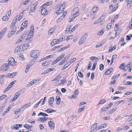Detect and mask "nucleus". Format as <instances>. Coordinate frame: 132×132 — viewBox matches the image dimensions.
I'll list each match as a JSON object with an SVG mask.
<instances>
[{
	"mask_svg": "<svg viewBox=\"0 0 132 132\" xmlns=\"http://www.w3.org/2000/svg\"><path fill=\"white\" fill-rule=\"evenodd\" d=\"M39 51L37 50H35L32 51L30 54V56L32 57H34V59L36 57V60L38 56L39 55Z\"/></svg>",
	"mask_w": 132,
	"mask_h": 132,
	"instance_id": "1",
	"label": "nucleus"
},
{
	"mask_svg": "<svg viewBox=\"0 0 132 132\" xmlns=\"http://www.w3.org/2000/svg\"><path fill=\"white\" fill-rule=\"evenodd\" d=\"M8 64L12 66H14L17 64V63L13 57H10L8 60Z\"/></svg>",
	"mask_w": 132,
	"mask_h": 132,
	"instance_id": "2",
	"label": "nucleus"
},
{
	"mask_svg": "<svg viewBox=\"0 0 132 132\" xmlns=\"http://www.w3.org/2000/svg\"><path fill=\"white\" fill-rule=\"evenodd\" d=\"M76 60V58L75 57L73 58L69 62H68L67 63L65 64L64 66L62 69L61 70H63L65 69L66 68H67L70 65V64L72 63L74 61H75Z\"/></svg>",
	"mask_w": 132,
	"mask_h": 132,
	"instance_id": "3",
	"label": "nucleus"
},
{
	"mask_svg": "<svg viewBox=\"0 0 132 132\" xmlns=\"http://www.w3.org/2000/svg\"><path fill=\"white\" fill-rule=\"evenodd\" d=\"M79 9L78 7H76L73 10L72 14L77 16L79 14Z\"/></svg>",
	"mask_w": 132,
	"mask_h": 132,
	"instance_id": "4",
	"label": "nucleus"
},
{
	"mask_svg": "<svg viewBox=\"0 0 132 132\" xmlns=\"http://www.w3.org/2000/svg\"><path fill=\"white\" fill-rule=\"evenodd\" d=\"M41 13L42 15H45L47 14V11L46 9L43 6H41L40 7Z\"/></svg>",
	"mask_w": 132,
	"mask_h": 132,
	"instance_id": "5",
	"label": "nucleus"
},
{
	"mask_svg": "<svg viewBox=\"0 0 132 132\" xmlns=\"http://www.w3.org/2000/svg\"><path fill=\"white\" fill-rule=\"evenodd\" d=\"M9 65L8 63H4L1 67V69L4 71H6L8 70Z\"/></svg>",
	"mask_w": 132,
	"mask_h": 132,
	"instance_id": "6",
	"label": "nucleus"
},
{
	"mask_svg": "<svg viewBox=\"0 0 132 132\" xmlns=\"http://www.w3.org/2000/svg\"><path fill=\"white\" fill-rule=\"evenodd\" d=\"M65 2H64L61 5V6L60 7V8L56 12V13L57 14V15L58 14H59V13H61V12H59L60 11V9H63L64 10V7L65 6Z\"/></svg>",
	"mask_w": 132,
	"mask_h": 132,
	"instance_id": "7",
	"label": "nucleus"
},
{
	"mask_svg": "<svg viewBox=\"0 0 132 132\" xmlns=\"http://www.w3.org/2000/svg\"><path fill=\"white\" fill-rule=\"evenodd\" d=\"M34 31H30L28 34V36L26 38V40H28L30 38L34 36Z\"/></svg>",
	"mask_w": 132,
	"mask_h": 132,
	"instance_id": "8",
	"label": "nucleus"
},
{
	"mask_svg": "<svg viewBox=\"0 0 132 132\" xmlns=\"http://www.w3.org/2000/svg\"><path fill=\"white\" fill-rule=\"evenodd\" d=\"M49 126L51 129H54V124L53 121H50L48 122Z\"/></svg>",
	"mask_w": 132,
	"mask_h": 132,
	"instance_id": "9",
	"label": "nucleus"
},
{
	"mask_svg": "<svg viewBox=\"0 0 132 132\" xmlns=\"http://www.w3.org/2000/svg\"><path fill=\"white\" fill-rule=\"evenodd\" d=\"M17 73V72H13L12 73H9L8 74V75L6 76V77L9 78H13L16 75Z\"/></svg>",
	"mask_w": 132,
	"mask_h": 132,
	"instance_id": "10",
	"label": "nucleus"
},
{
	"mask_svg": "<svg viewBox=\"0 0 132 132\" xmlns=\"http://www.w3.org/2000/svg\"><path fill=\"white\" fill-rule=\"evenodd\" d=\"M97 123H95L92 126L90 129V132H94L97 126Z\"/></svg>",
	"mask_w": 132,
	"mask_h": 132,
	"instance_id": "11",
	"label": "nucleus"
},
{
	"mask_svg": "<svg viewBox=\"0 0 132 132\" xmlns=\"http://www.w3.org/2000/svg\"><path fill=\"white\" fill-rule=\"evenodd\" d=\"M86 38L85 35H83L79 42V45H81L85 41Z\"/></svg>",
	"mask_w": 132,
	"mask_h": 132,
	"instance_id": "12",
	"label": "nucleus"
},
{
	"mask_svg": "<svg viewBox=\"0 0 132 132\" xmlns=\"http://www.w3.org/2000/svg\"><path fill=\"white\" fill-rule=\"evenodd\" d=\"M54 98L53 97H52L49 99L48 103L52 107L53 106V104L52 103L54 102Z\"/></svg>",
	"mask_w": 132,
	"mask_h": 132,
	"instance_id": "13",
	"label": "nucleus"
},
{
	"mask_svg": "<svg viewBox=\"0 0 132 132\" xmlns=\"http://www.w3.org/2000/svg\"><path fill=\"white\" fill-rule=\"evenodd\" d=\"M20 95L17 93H16L14 96L13 97L11 100V102H13L15 101L19 97Z\"/></svg>",
	"mask_w": 132,
	"mask_h": 132,
	"instance_id": "14",
	"label": "nucleus"
},
{
	"mask_svg": "<svg viewBox=\"0 0 132 132\" xmlns=\"http://www.w3.org/2000/svg\"><path fill=\"white\" fill-rule=\"evenodd\" d=\"M59 79L60 81H61V82L60 83L57 84L58 85H60L61 84H65V83L67 81L66 80L64 79V78L62 79V78H61V77H60Z\"/></svg>",
	"mask_w": 132,
	"mask_h": 132,
	"instance_id": "15",
	"label": "nucleus"
},
{
	"mask_svg": "<svg viewBox=\"0 0 132 132\" xmlns=\"http://www.w3.org/2000/svg\"><path fill=\"white\" fill-rule=\"evenodd\" d=\"M117 108H113L108 112V113L109 114H111L117 110Z\"/></svg>",
	"mask_w": 132,
	"mask_h": 132,
	"instance_id": "16",
	"label": "nucleus"
},
{
	"mask_svg": "<svg viewBox=\"0 0 132 132\" xmlns=\"http://www.w3.org/2000/svg\"><path fill=\"white\" fill-rule=\"evenodd\" d=\"M7 29V28H5L3 29L2 31L0 32V35H1V36L3 37L5 32L6 31Z\"/></svg>",
	"mask_w": 132,
	"mask_h": 132,
	"instance_id": "17",
	"label": "nucleus"
},
{
	"mask_svg": "<svg viewBox=\"0 0 132 132\" xmlns=\"http://www.w3.org/2000/svg\"><path fill=\"white\" fill-rule=\"evenodd\" d=\"M69 47V45H68L66 46H65V47H64L62 48H61L60 49H59L57 51V52H61L62 51H63L64 50L66 49H67V48H68Z\"/></svg>",
	"mask_w": 132,
	"mask_h": 132,
	"instance_id": "18",
	"label": "nucleus"
},
{
	"mask_svg": "<svg viewBox=\"0 0 132 132\" xmlns=\"http://www.w3.org/2000/svg\"><path fill=\"white\" fill-rule=\"evenodd\" d=\"M29 46V43L23 45L22 49L23 50H25Z\"/></svg>",
	"mask_w": 132,
	"mask_h": 132,
	"instance_id": "19",
	"label": "nucleus"
},
{
	"mask_svg": "<svg viewBox=\"0 0 132 132\" xmlns=\"http://www.w3.org/2000/svg\"><path fill=\"white\" fill-rule=\"evenodd\" d=\"M113 69V68H109V69L107 70L105 72V73L106 75H109Z\"/></svg>",
	"mask_w": 132,
	"mask_h": 132,
	"instance_id": "20",
	"label": "nucleus"
},
{
	"mask_svg": "<svg viewBox=\"0 0 132 132\" xmlns=\"http://www.w3.org/2000/svg\"><path fill=\"white\" fill-rule=\"evenodd\" d=\"M56 29V28L55 27H54L53 28H51L49 31H48V34H50V35H51V34H52V33H53L54 31Z\"/></svg>",
	"mask_w": 132,
	"mask_h": 132,
	"instance_id": "21",
	"label": "nucleus"
},
{
	"mask_svg": "<svg viewBox=\"0 0 132 132\" xmlns=\"http://www.w3.org/2000/svg\"><path fill=\"white\" fill-rule=\"evenodd\" d=\"M55 110H53L51 109L50 110V109H48L46 110H45V111L47 113H50L53 112H55Z\"/></svg>",
	"mask_w": 132,
	"mask_h": 132,
	"instance_id": "22",
	"label": "nucleus"
},
{
	"mask_svg": "<svg viewBox=\"0 0 132 132\" xmlns=\"http://www.w3.org/2000/svg\"><path fill=\"white\" fill-rule=\"evenodd\" d=\"M25 88H22L21 89L19 90L18 92L17 93L19 95H20V94L23 93L24 91L25 90Z\"/></svg>",
	"mask_w": 132,
	"mask_h": 132,
	"instance_id": "23",
	"label": "nucleus"
},
{
	"mask_svg": "<svg viewBox=\"0 0 132 132\" xmlns=\"http://www.w3.org/2000/svg\"><path fill=\"white\" fill-rule=\"evenodd\" d=\"M36 57H35L34 59H32V60H31L30 62H29V64H28L29 65L31 64H32V66L33 65V64L34 63V62L36 60Z\"/></svg>",
	"mask_w": 132,
	"mask_h": 132,
	"instance_id": "24",
	"label": "nucleus"
},
{
	"mask_svg": "<svg viewBox=\"0 0 132 132\" xmlns=\"http://www.w3.org/2000/svg\"><path fill=\"white\" fill-rule=\"evenodd\" d=\"M15 33V32H14V31H11L9 32L8 35V38L10 37Z\"/></svg>",
	"mask_w": 132,
	"mask_h": 132,
	"instance_id": "25",
	"label": "nucleus"
},
{
	"mask_svg": "<svg viewBox=\"0 0 132 132\" xmlns=\"http://www.w3.org/2000/svg\"><path fill=\"white\" fill-rule=\"evenodd\" d=\"M79 26V24H76L75 26L70 31L71 32H73L75 29L76 28L78 27Z\"/></svg>",
	"mask_w": 132,
	"mask_h": 132,
	"instance_id": "26",
	"label": "nucleus"
},
{
	"mask_svg": "<svg viewBox=\"0 0 132 132\" xmlns=\"http://www.w3.org/2000/svg\"><path fill=\"white\" fill-rule=\"evenodd\" d=\"M19 47H16L15 50L14 52L15 53L17 52H19L20 51H22L21 49L20 48L19 49Z\"/></svg>",
	"mask_w": 132,
	"mask_h": 132,
	"instance_id": "27",
	"label": "nucleus"
},
{
	"mask_svg": "<svg viewBox=\"0 0 132 132\" xmlns=\"http://www.w3.org/2000/svg\"><path fill=\"white\" fill-rule=\"evenodd\" d=\"M125 65V63H122L119 67V68L121 69H123V68Z\"/></svg>",
	"mask_w": 132,
	"mask_h": 132,
	"instance_id": "28",
	"label": "nucleus"
},
{
	"mask_svg": "<svg viewBox=\"0 0 132 132\" xmlns=\"http://www.w3.org/2000/svg\"><path fill=\"white\" fill-rule=\"evenodd\" d=\"M98 7H93L92 10L93 11V12H97L98 10Z\"/></svg>",
	"mask_w": 132,
	"mask_h": 132,
	"instance_id": "29",
	"label": "nucleus"
},
{
	"mask_svg": "<svg viewBox=\"0 0 132 132\" xmlns=\"http://www.w3.org/2000/svg\"><path fill=\"white\" fill-rule=\"evenodd\" d=\"M28 21L27 20H26L24 21L22 23V25L23 24L24 27H26L27 25L28 24Z\"/></svg>",
	"mask_w": 132,
	"mask_h": 132,
	"instance_id": "30",
	"label": "nucleus"
},
{
	"mask_svg": "<svg viewBox=\"0 0 132 132\" xmlns=\"http://www.w3.org/2000/svg\"><path fill=\"white\" fill-rule=\"evenodd\" d=\"M9 18V17L6 15L5 16L3 17L2 19L3 21H6Z\"/></svg>",
	"mask_w": 132,
	"mask_h": 132,
	"instance_id": "31",
	"label": "nucleus"
},
{
	"mask_svg": "<svg viewBox=\"0 0 132 132\" xmlns=\"http://www.w3.org/2000/svg\"><path fill=\"white\" fill-rule=\"evenodd\" d=\"M30 104V103L26 104L23 105L21 108V109H22L23 108H26L27 106H28Z\"/></svg>",
	"mask_w": 132,
	"mask_h": 132,
	"instance_id": "32",
	"label": "nucleus"
},
{
	"mask_svg": "<svg viewBox=\"0 0 132 132\" xmlns=\"http://www.w3.org/2000/svg\"><path fill=\"white\" fill-rule=\"evenodd\" d=\"M118 4H116L115 5L113 9V11L112 12L116 11V9L118 8Z\"/></svg>",
	"mask_w": 132,
	"mask_h": 132,
	"instance_id": "33",
	"label": "nucleus"
},
{
	"mask_svg": "<svg viewBox=\"0 0 132 132\" xmlns=\"http://www.w3.org/2000/svg\"><path fill=\"white\" fill-rule=\"evenodd\" d=\"M64 18V16H61L60 17L58 18L57 20V22H60Z\"/></svg>",
	"mask_w": 132,
	"mask_h": 132,
	"instance_id": "34",
	"label": "nucleus"
},
{
	"mask_svg": "<svg viewBox=\"0 0 132 132\" xmlns=\"http://www.w3.org/2000/svg\"><path fill=\"white\" fill-rule=\"evenodd\" d=\"M108 109V108L107 107H105L104 108H102L100 110V111L101 112H103L104 111H106Z\"/></svg>",
	"mask_w": 132,
	"mask_h": 132,
	"instance_id": "35",
	"label": "nucleus"
},
{
	"mask_svg": "<svg viewBox=\"0 0 132 132\" xmlns=\"http://www.w3.org/2000/svg\"><path fill=\"white\" fill-rule=\"evenodd\" d=\"M11 88V87H10L9 85L7 86V88L5 89L4 91V93H5L9 89H10Z\"/></svg>",
	"mask_w": 132,
	"mask_h": 132,
	"instance_id": "36",
	"label": "nucleus"
},
{
	"mask_svg": "<svg viewBox=\"0 0 132 132\" xmlns=\"http://www.w3.org/2000/svg\"><path fill=\"white\" fill-rule=\"evenodd\" d=\"M96 64H97L96 62L95 61L94 62V63H93V66L92 67V70L93 71L94 70Z\"/></svg>",
	"mask_w": 132,
	"mask_h": 132,
	"instance_id": "37",
	"label": "nucleus"
},
{
	"mask_svg": "<svg viewBox=\"0 0 132 132\" xmlns=\"http://www.w3.org/2000/svg\"><path fill=\"white\" fill-rule=\"evenodd\" d=\"M48 118H46L45 117L42 118V120H41V122H44L46 121L48 119Z\"/></svg>",
	"mask_w": 132,
	"mask_h": 132,
	"instance_id": "38",
	"label": "nucleus"
},
{
	"mask_svg": "<svg viewBox=\"0 0 132 132\" xmlns=\"http://www.w3.org/2000/svg\"><path fill=\"white\" fill-rule=\"evenodd\" d=\"M125 85H132V82L130 81H127L125 82Z\"/></svg>",
	"mask_w": 132,
	"mask_h": 132,
	"instance_id": "39",
	"label": "nucleus"
},
{
	"mask_svg": "<svg viewBox=\"0 0 132 132\" xmlns=\"http://www.w3.org/2000/svg\"><path fill=\"white\" fill-rule=\"evenodd\" d=\"M131 0H130L128 1L127 6L128 7H129L131 6Z\"/></svg>",
	"mask_w": 132,
	"mask_h": 132,
	"instance_id": "40",
	"label": "nucleus"
},
{
	"mask_svg": "<svg viewBox=\"0 0 132 132\" xmlns=\"http://www.w3.org/2000/svg\"><path fill=\"white\" fill-rule=\"evenodd\" d=\"M104 68V65L102 64H101L100 65V70H102Z\"/></svg>",
	"mask_w": 132,
	"mask_h": 132,
	"instance_id": "41",
	"label": "nucleus"
},
{
	"mask_svg": "<svg viewBox=\"0 0 132 132\" xmlns=\"http://www.w3.org/2000/svg\"><path fill=\"white\" fill-rule=\"evenodd\" d=\"M73 36L72 35H69L68 36L66 39V40L68 41L70 39H72Z\"/></svg>",
	"mask_w": 132,
	"mask_h": 132,
	"instance_id": "42",
	"label": "nucleus"
},
{
	"mask_svg": "<svg viewBox=\"0 0 132 132\" xmlns=\"http://www.w3.org/2000/svg\"><path fill=\"white\" fill-rule=\"evenodd\" d=\"M106 100L105 99H102L101 100L99 104H102L106 102Z\"/></svg>",
	"mask_w": 132,
	"mask_h": 132,
	"instance_id": "43",
	"label": "nucleus"
},
{
	"mask_svg": "<svg viewBox=\"0 0 132 132\" xmlns=\"http://www.w3.org/2000/svg\"><path fill=\"white\" fill-rule=\"evenodd\" d=\"M112 27V24L111 23H109L108 24L106 27V28L108 29H110Z\"/></svg>",
	"mask_w": 132,
	"mask_h": 132,
	"instance_id": "44",
	"label": "nucleus"
},
{
	"mask_svg": "<svg viewBox=\"0 0 132 132\" xmlns=\"http://www.w3.org/2000/svg\"><path fill=\"white\" fill-rule=\"evenodd\" d=\"M65 39V37H62L58 39V40H59V42H60L64 40Z\"/></svg>",
	"mask_w": 132,
	"mask_h": 132,
	"instance_id": "45",
	"label": "nucleus"
},
{
	"mask_svg": "<svg viewBox=\"0 0 132 132\" xmlns=\"http://www.w3.org/2000/svg\"><path fill=\"white\" fill-rule=\"evenodd\" d=\"M19 57L20 58V59L22 61L24 60V56L22 54H20V55Z\"/></svg>",
	"mask_w": 132,
	"mask_h": 132,
	"instance_id": "46",
	"label": "nucleus"
},
{
	"mask_svg": "<svg viewBox=\"0 0 132 132\" xmlns=\"http://www.w3.org/2000/svg\"><path fill=\"white\" fill-rule=\"evenodd\" d=\"M123 101V100H121V101H118L115 104V106H117L119 104H120Z\"/></svg>",
	"mask_w": 132,
	"mask_h": 132,
	"instance_id": "47",
	"label": "nucleus"
},
{
	"mask_svg": "<svg viewBox=\"0 0 132 132\" xmlns=\"http://www.w3.org/2000/svg\"><path fill=\"white\" fill-rule=\"evenodd\" d=\"M78 75L79 77L81 78H83V74L81 72L79 71V72Z\"/></svg>",
	"mask_w": 132,
	"mask_h": 132,
	"instance_id": "48",
	"label": "nucleus"
},
{
	"mask_svg": "<svg viewBox=\"0 0 132 132\" xmlns=\"http://www.w3.org/2000/svg\"><path fill=\"white\" fill-rule=\"evenodd\" d=\"M79 93V90L78 89H76V90L74 92V94L77 95L78 96V95Z\"/></svg>",
	"mask_w": 132,
	"mask_h": 132,
	"instance_id": "49",
	"label": "nucleus"
},
{
	"mask_svg": "<svg viewBox=\"0 0 132 132\" xmlns=\"http://www.w3.org/2000/svg\"><path fill=\"white\" fill-rule=\"evenodd\" d=\"M107 126V125L106 124H103L101 125V128H104L106 127Z\"/></svg>",
	"mask_w": 132,
	"mask_h": 132,
	"instance_id": "50",
	"label": "nucleus"
},
{
	"mask_svg": "<svg viewBox=\"0 0 132 132\" xmlns=\"http://www.w3.org/2000/svg\"><path fill=\"white\" fill-rule=\"evenodd\" d=\"M104 32V31L103 30H101L98 32V35H101Z\"/></svg>",
	"mask_w": 132,
	"mask_h": 132,
	"instance_id": "51",
	"label": "nucleus"
},
{
	"mask_svg": "<svg viewBox=\"0 0 132 132\" xmlns=\"http://www.w3.org/2000/svg\"><path fill=\"white\" fill-rule=\"evenodd\" d=\"M65 56V54H63L60 55L59 57H59V58L61 60L63 59V58Z\"/></svg>",
	"mask_w": 132,
	"mask_h": 132,
	"instance_id": "52",
	"label": "nucleus"
},
{
	"mask_svg": "<svg viewBox=\"0 0 132 132\" xmlns=\"http://www.w3.org/2000/svg\"><path fill=\"white\" fill-rule=\"evenodd\" d=\"M13 22V21L12 23L10 26V27L11 28L14 27V26L15 25V23Z\"/></svg>",
	"mask_w": 132,
	"mask_h": 132,
	"instance_id": "53",
	"label": "nucleus"
},
{
	"mask_svg": "<svg viewBox=\"0 0 132 132\" xmlns=\"http://www.w3.org/2000/svg\"><path fill=\"white\" fill-rule=\"evenodd\" d=\"M56 44L55 42V40L53 39V41L51 42V45L52 46H53L55 44Z\"/></svg>",
	"mask_w": 132,
	"mask_h": 132,
	"instance_id": "54",
	"label": "nucleus"
},
{
	"mask_svg": "<svg viewBox=\"0 0 132 132\" xmlns=\"http://www.w3.org/2000/svg\"><path fill=\"white\" fill-rule=\"evenodd\" d=\"M56 101H60V98L59 96H57L56 97Z\"/></svg>",
	"mask_w": 132,
	"mask_h": 132,
	"instance_id": "55",
	"label": "nucleus"
},
{
	"mask_svg": "<svg viewBox=\"0 0 132 132\" xmlns=\"http://www.w3.org/2000/svg\"><path fill=\"white\" fill-rule=\"evenodd\" d=\"M33 5H34V4ZM33 6V5H32V6H31V9L29 10V12L31 13L32 12H34L35 11L33 9H32V7Z\"/></svg>",
	"mask_w": 132,
	"mask_h": 132,
	"instance_id": "56",
	"label": "nucleus"
},
{
	"mask_svg": "<svg viewBox=\"0 0 132 132\" xmlns=\"http://www.w3.org/2000/svg\"><path fill=\"white\" fill-rule=\"evenodd\" d=\"M22 110V109H21V108L20 109H19L17 110L16 111L15 113V114H17L18 113V112H20L21 110Z\"/></svg>",
	"mask_w": 132,
	"mask_h": 132,
	"instance_id": "57",
	"label": "nucleus"
},
{
	"mask_svg": "<svg viewBox=\"0 0 132 132\" xmlns=\"http://www.w3.org/2000/svg\"><path fill=\"white\" fill-rule=\"evenodd\" d=\"M77 96L74 94L71 96V98L73 99H75L77 98Z\"/></svg>",
	"mask_w": 132,
	"mask_h": 132,
	"instance_id": "58",
	"label": "nucleus"
},
{
	"mask_svg": "<svg viewBox=\"0 0 132 132\" xmlns=\"http://www.w3.org/2000/svg\"><path fill=\"white\" fill-rule=\"evenodd\" d=\"M11 28L12 31H14V32H15L16 30V27H14Z\"/></svg>",
	"mask_w": 132,
	"mask_h": 132,
	"instance_id": "59",
	"label": "nucleus"
},
{
	"mask_svg": "<svg viewBox=\"0 0 132 132\" xmlns=\"http://www.w3.org/2000/svg\"><path fill=\"white\" fill-rule=\"evenodd\" d=\"M94 73L93 72L92 73L91 75V79L93 80L94 78Z\"/></svg>",
	"mask_w": 132,
	"mask_h": 132,
	"instance_id": "60",
	"label": "nucleus"
},
{
	"mask_svg": "<svg viewBox=\"0 0 132 132\" xmlns=\"http://www.w3.org/2000/svg\"><path fill=\"white\" fill-rule=\"evenodd\" d=\"M92 64L91 62H89V64L88 65V67L87 68V69L89 70L91 67L92 66Z\"/></svg>",
	"mask_w": 132,
	"mask_h": 132,
	"instance_id": "61",
	"label": "nucleus"
},
{
	"mask_svg": "<svg viewBox=\"0 0 132 132\" xmlns=\"http://www.w3.org/2000/svg\"><path fill=\"white\" fill-rule=\"evenodd\" d=\"M132 65V62H130L128 63L127 64L126 66L128 67V68L130 66V65Z\"/></svg>",
	"mask_w": 132,
	"mask_h": 132,
	"instance_id": "62",
	"label": "nucleus"
},
{
	"mask_svg": "<svg viewBox=\"0 0 132 132\" xmlns=\"http://www.w3.org/2000/svg\"><path fill=\"white\" fill-rule=\"evenodd\" d=\"M46 70L48 73L52 71L53 70V69L51 68L48 69Z\"/></svg>",
	"mask_w": 132,
	"mask_h": 132,
	"instance_id": "63",
	"label": "nucleus"
},
{
	"mask_svg": "<svg viewBox=\"0 0 132 132\" xmlns=\"http://www.w3.org/2000/svg\"><path fill=\"white\" fill-rule=\"evenodd\" d=\"M85 110V109L84 108H80L78 110V112H81V111H83Z\"/></svg>",
	"mask_w": 132,
	"mask_h": 132,
	"instance_id": "64",
	"label": "nucleus"
}]
</instances>
